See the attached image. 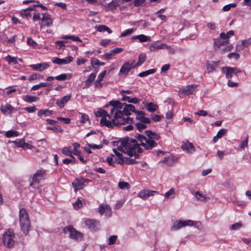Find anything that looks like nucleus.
Segmentation results:
<instances>
[{
    "instance_id": "2eb2a0df",
    "label": "nucleus",
    "mask_w": 251,
    "mask_h": 251,
    "mask_svg": "<svg viewBox=\"0 0 251 251\" xmlns=\"http://www.w3.org/2000/svg\"><path fill=\"white\" fill-rule=\"evenodd\" d=\"M42 21L44 24L41 25V28H42L44 26L50 27L52 25V20L48 13H45L43 14Z\"/></svg>"
},
{
    "instance_id": "dca6fc26",
    "label": "nucleus",
    "mask_w": 251,
    "mask_h": 251,
    "mask_svg": "<svg viewBox=\"0 0 251 251\" xmlns=\"http://www.w3.org/2000/svg\"><path fill=\"white\" fill-rule=\"evenodd\" d=\"M74 60V58L71 56H69L65 58L61 59L58 57L55 58L52 60V62L58 65L68 64Z\"/></svg>"
},
{
    "instance_id": "ea45409f",
    "label": "nucleus",
    "mask_w": 251,
    "mask_h": 251,
    "mask_svg": "<svg viewBox=\"0 0 251 251\" xmlns=\"http://www.w3.org/2000/svg\"><path fill=\"white\" fill-rule=\"evenodd\" d=\"M49 85V84L48 83L41 82V83H39V84L33 86L31 88V90H36L39 89L41 87H47Z\"/></svg>"
},
{
    "instance_id": "c03bdc74",
    "label": "nucleus",
    "mask_w": 251,
    "mask_h": 251,
    "mask_svg": "<svg viewBox=\"0 0 251 251\" xmlns=\"http://www.w3.org/2000/svg\"><path fill=\"white\" fill-rule=\"evenodd\" d=\"M226 133H227V130L226 129L223 128V129H220L216 135L218 137H219V138H221L222 137H223L224 136L226 135Z\"/></svg>"
},
{
    "instance_id": "bb28decb",
    "label": "nucleus",
    "mask_w": 251,
    "mask_h": 251,
    "mask_svg": "<svg viewBox=\"0 0 251 251\" xmlns=\"http://www.w3.org/2000/svg\"><path fill=\"white\" fill-rule=\"evenodd\" d=\"M217 65L214 62H207L206 63V70L208 73H210L216 70Z\"/></svg>"
},
{
    "instance_id": "864d4df0",
    "label": "nucleus",
    "mask_w": 251,
    "mask_h": 251,
    "mask_svg": "<svg viewBox=\"0 0 251 251\" xmlns=\"http://www.w3.org/2000/svg\"><path fill=\"white\" fill-rule=\"evenodd\" d=\"M67 78V75L66 74H63L59 75L55 77L57 80H64Z\"/></svg>"
},
{
    "instance_id": "de8ad7c7",
    "label": "nucleus",
    "mask_w": 251,
    "mask_h": 251,
    "mask_svg": "<svg viewBox=\"0 0 251 251\" xmlns=\"http://www.w3.org/2000/svg\"><path fill=\"white\" fill-rule=\"evenodd\" d=\"M235 3H230L227 5H226L223 7V10L224 11H229L232 7H235L236 6Z\"/></svg>"
},
{
    "instance_id": "49530a36",
    "label": "nucleus",
    "mask_w": 251,
    "mask_h": 251,
    "mask_svg": "<svg viewBox=\"0 0 251 251\" xmlns=\"http://www.w3.org/2000/svg\"><path fill=\"white\" fill-rule=\"evenodd\" d=\"M74 207L75 209H77V208H79L81 207H82L83 204L82 203V201L79 200H77V201H76L75 202L73 203Z\"/></svg>"
},
{
    "instance_id": "a18cd8bd",
    "label": "nucleus",
    "mask_w": 251,
    "mask_h": 251,
    "mask_svg": "<svg viewBox=\"0 0 251 251\" xmlns=\"http://www.w3.org/2000/svg\"><path fill=\"white\" fill-rule=\"evenodd\" d=\"M145 124V123L140 122L137 123L136 124V126L139 131H141L147 127V126Z\"/></svg>"
},
{
    "instance_id": "a878e982",
    "label": "nucleus",
    "mask_w": 251,
    "mask_h": 251,
    "mask_svg": "<svg viewBox=\"0 0 251 251\" xmlns=\"http://www.w3.org/2000/svg\"><path fill=\"white\" fill-rule=\"evenodd\" d=\"M195 196L198 201H205L210 199L209 197H206L198 191L195 193Z\"/></svg>"
},
{
    "instance_id": "1a4fd4ad",
    "label": "nucleus",
    "mask_w": 251,
    "mask_h": 251,
    "mask_svg": "<svg viewBox=\"0 0 251 251\" xmlns=\"http://www.w3.org/2000/svg\"><path fill=\"white\" fill-rule=\"evenodd\" d=\"M194 224V222L191 220L176 221L172 226L171 230H176L182 227L187 226H192Z\"/></svg>"
},
{
    "instance_id": "774afa93",
    "label": "nucleus",
    "mask_w": 251,
    "mask_h": 251,
    "mask_svg": "<svg viewBox=\"0 0 251 251\" xmlns=\"http://www.w3.org/2000/svg\"><path fill=\"white\" fill-rule=\"evenodd\" d=\"M242 226V225L240 223H236L234 224H233L231 226V228L232 230H236L237 229H238L239 228L241 227Z\"/></svg>"
},
{
    "instance_id": "3c124183",
    "label": "nucleus",
    "mask_w": 251,
    "mask_h": 251,
    "mask_svg": "<svg viewBox=\"0 0 251 251\" xmlns=\"http://www.w3.org/2000/svg\"><path fill=\"white\" fill-rule=\"evenodd\" d=\"M117 239V236L112 235L109 238V245L114 244Z\"/></svg>"
},
{
    "instance_id": "8fccbe9b",
    "label": "nucleus",
    "mask_w": 251,
    "mask_h": 251,
    "mask_svg": "<svg viewBox=\"0 0 251 251\" xmlns=\"http://www.w3.org/2000/svg\"><path fill=\"white\" fill-rule=\"evenodd\" d=\"M248 138H249V136L247 135L246 139L241 142V145H240V148L242 149H244L245 147H248Z\"/></svg>"
},
{
    "instance_id": "680f3d73",
    "label": "nucleus",
    "mask_w": 251,
    "mask_h": 251,
    "mask_svg": "<svg viewBox=\"0 0 251 251\" xmlns=\"http://www.w3.org/2000/svg\"><path fill=\"white\" fill-rule=\"evenodd\" d=\"M124 203V201L123 200L119 201L115 204L114 208L115 209H118L120 208L123 206Z\"/></svg>"
},
{
    "instance_id": "a19ab883",
    "label": "nucleus",
    "mask_w": 251,
    "mask_h": 251,
    "mask_svg": "<svg viewBox=\"0 0 251 251\" xmlns=\"http://www.w3.org/2000/svg\"><path fill=\"white\" fill-rule=\"evenodd\" d=\"M133 31H134V30L133 28L126 29L125 31H124L123 33H121L120 37H126V36L129 35L131 34H132L133 32Z\"/></svg>"
},
{
    "instance_id": "393cba45",
    "label": "nucleus",
    "mask_w": 251,
    "mask_h": 251,
    "mask_svg": "<svg viewBox=\"0 0 251 251\" xmlns=\"http://www.w3.org/2000/svg\"><path fill=\"white\" fill-rule=\"evenodd\" d=\"M177 158L175 156H169L165 157L161 162L167 164L168 166H172L174 163L177 161Z\"/></svg>"
},
{
    "instance_id": "f3484780",
    "label": "nucleus",
    "mask_w": 251,
    "mask_h": 251,
    "mask_svg": "<svg viewBox=\"0 0 251 251\" xmlns=\"http://www.w3.org/2000/svg\"><path fill=\"white\" fill-rule=\"evenodd\" d=\"M165 48H168V46L165 44H159L158 42L152 43L150 46L151 51H155Z\"/></svg>"
},
{
    "instance_id": "7c9ffc66",
    "label": "nucleus",
    "mask_w": 251,
    "mask_h": 251,
    "mask_svg": "<svg viewBox=\"0 0 251 251\" xmlns=\"http://www.w3.org/2000/svg\"><path fill=\"white\" fill-rule=\"evenodd\" d=\"M146 59V55L145 54H140L138 57V62L134 65V67H137L140 66L143 63Z\"/></svg>"
},
{
    "instance_id": "72a5a7b5",
    "label": "nucleus",
    "mask_w": 251,
    "mask_h": 251,
    "mask_svg": "<svg viewBox=\"0 0 251 251\" xmlns=\"http://www.w3.org/2000/svg\"><path fill=\"white\" fill-rule=\"evenodd\" d=\"M97 223V221L95 220H86L85 221L86 226L90 228H94Z\"/></svg>"
},
{
    "instance_id": "4c0bfd02",
    "label": "nucleus",
    "mask_w": 251,
    "mask_h": 251,
    "mask_svg": "<svg viewBox=\"0 0 251 251\" xmlns=\"http://www.w3.org/2000/svg\"><path fill=\"white\" fill-rule=\"evenodd\" d=\"M155 72V70L154 69L149 70L145 72H142L139 74L140 77L146 76L150 74H152Z\"/></svg>"
},
{
    "instance_id": "c9c22d12",
    "label": "nucleus",
    "mask_w": 251,
    "mask_h": 251,
    "mask_svg": "<svg viewBox=\"0 0 251 251\" xmlns=\"http://www.w3.org/2000/svg\"><path fill=\"white\" fill-rule=\"evenodd\" d=\"M118 186L121 189H128L130 188V184L126 182L120 181L118 183Z\"/></svg>"
},
{
    "instance_id": "aec40b11",
    "label": "nucleus",
    "mask_w": 251,
    "mask_h": 251,
    "mask_svg": "<svg viewBox=\"0 0 251 251\" xmlns=\"http://www.w3.org/2000/svg\"><path fill=\"white\" fill-rule=\"evenodd\" d=\"M29 67L34 70L42 71L43 70L48 68L49 66L47 63H39L37 64L30 65Z\"/></svg>"
},
{
    "instance_id": "603ef678",
    "label": "nucleus",
    "mask_w": 251,
    "mask_h": 251,
    "mask_svg": "<svg viewBox=\"0 0 251 251\" xmlns=\"http://www.w3.org/2000/svg\"><path fill=\"white\" fill-rule=\"evenodd\" d=\"M175 193V192L174 189L173 188H171L169 191H168L165 194V197L166 198L168 199L171 195H174Z\"/></svg>"
},
{
    "instance_id": "7ed1b4c3",
    "label": "nucleus",
    "mask_w": 251,
    "mask_h": 251,
    "mask_svg": "<svg viewBox=\"0 0 251 251\" xmlns=\"http://www.w3.org/2000/svg\"><path fill=\"white\" fill-rule=\"evenodd\" d=\"M97 117H101L100 124L108 127H112L114 126H118L119 123H124V121L121 117L122 113L119 111L114 112L113 114L108 113L107 111L100 109L95 112Z\"/></svg>"
},
{
    "instance_id": "e2e57ef3",
    "label": "nucleus",
    "mask_w": 251,
    "mask_h": 251,
    "mask_svg": "<svg viewBox=\"0 0 251 251\" xmlns=\"http://www.w3.org/2000/svg\"><path fill=\"white\" fill-rule=\"evenodd\" d=\"M106 73V71H103L101 73H100L98 77L97 80H98V81H102L104 75H105Z\"/></svg>"
},
{
    "instance_id": "e433bc0d",
    "label": "nucleus",
    "mask_w": 251,
    "mask_h": 251,
    "mask_svg": "<svg viewBox=\"0 0 251 251\" xmlns=\"http://www.w3.org/2000/svg\"><path fill=\"white\" fill-rule=\"evenodd\" d=\"M97 30L100 32H104L106 31L108 33H111L112 30L107 26L105 25H101L98 27Z\"/></svg>"
},
{
    "instance_id": "39448f33",
    "label": "nucleus",
    "mask_w": 251,
    "mask_h": 251,
    "mask_svg": "<svg viewBox=\"0 0 251 251\" xmlns=\"http://www.w3.org/2000/svg\"><path fill=\"white\" fill-rule=\"evenodd\" d=\"M3 243L8 248L13 247L15 243V233L11 229H8L3 234Z\"/></svg>"
},
{
    "instance_id": "6ab92c4d",
    "label": "nucleus",
    "mask_w": 251,
    "mask_h": 251,
    "mask_svg": "<svg viewBox=\"0 0 251 251\" xmlns=\"http://www.w3.org/2000/svg\"><path fill=\"white\" fill-rule=\"evenodd\" d=\"M157 193V192L155 191H149L145 190L139 192L138 194V196L143 199L145 200L149 197L153 196L154 193Z\"/></svg>"
},
{
    "instance_id": "6e6552de",
    "label": "nucleus",
    "mask_w": 251,
    "mask_h": 251,
    "mask_svg": "<svg viewBox=\"0 0 251 251\" xmlns=\"http://www.w3.org/2000/svg\"><path fill=\"white\" fill-rule=\"evenodd\" d=\"M222 71L225 74L226 77L228 79H230L233 75H236L237 74L241 72V71L238 68L230 67H223Z\"/></svg>"
},
{
    "instance_id": "423d86ee",
    "label": "nucleus",
    "mask_w": 251,
    "mask_h": 251,
    "mask_svg": "<svg viewBox=\"0 0 251 251\" xmlns=\"http://www.w3.org/2000/svg\"><path fill=\"white\" fill-rule=\"evenodd\" d=\"M64 232L66 233H69L71 238L76 241H81L83 238V235L81 233L76 230L71 226H68L64 228Z\"/></svg>"
},
{
    "instance_id": "f704fd0d",
    "label": "nucleus",
    "mask_w": 251,
    "mask_h": 251,
    "mask_svg": "<svg viewBox=\"0 0 251 251\" xmlns=\"http://www.w3.org/2000/svg\"><path fill=\"white\" fill-rule=\"evenodd\" d=\"M234 31L230 30L225 34L224 32H222L220 34V37L223 39H228L230 36L234 35Z\"/></svg>"
},
{
    "instance_id": "37998d69",
    "label": "nucleus",
    "mask_w": 251,
    "mask_h": 251,
    "mask_svg": "<svg viewBox=\"0 0 251 251\" xmlns=\"http://www.w3.org/2000/svg\"><path fill=\"white\" fill-rule=\"evenodd\" d=\"M47 129L49 130H53L55 132H63V129L61 128V127L60 126H54V127H47Z\"/></svg>"
},
{
    "instance_id": "9d476101",
    "label": "nucleus",
    "mask_w": 251,
    "mask_h": 251,
    "mask_svg": "<svg viewBox=\"0 0 251 251\" xmlns=\"http://www.w3.org/2000/svg\"><path fill=\"white\" fill-rule=\"evenodd\" d=\"M113 152L115 154L121 159L120 161L119 162V163L120 164H123L125 163H127L129 164H135L137 162V161L134 159H131L127 157H123V154L117 151L116 149H113Z\"/></svg>"
},
{
    "instance_id": "338daca9",
    "label": "nucleus",
    "mask_w": 251,
    "mask_h": 251,
    "mask_svg": "<svg viewBox=\"0 0 251 251\" xmlns=\"http://www.w3.org/2000/svg\"><path fill=\"white\" fill-rule=\"evenodd\" d=\"M174 116L173 111V110H170L168 111L166 114V118L167 119H170L172 118H173Z\"/></svg>"
},
{
    "instance_id": "c85d7f7f",
    "label": "nucleus",
    "mask_w": 251,
    "mask_h": 251,
    "mask_svg": "<svg viewBox=\"0 0 251 251\" xmlns=\"http://www.w3.org/2000/svg\"><path fill=\"white\" fill-rule=\"evenodd\" d=\"M96 77V75L94 73L89 75L88 79L85 81V86L83 88L88 87L91 83L94 80Z\"/></svg>"
},
{
    "instance_id": "09e8293b",
    "label": "nucleus",
    "mask_w": 251,
    "mask_h": 251,
    "mask_svg": "<svg viewBox=\"0 0 251 251\" xmlns=\"http://www.w3.org/2000/svg\"><path fill=\"white\" fill-rule=\"evenodd\" d=\"M27 44L29 46H31L33 47H36L37 45V43L32 40L31 38H28L27 39Z\"/></svg>"
},
{
    "instance_id": "20e7f679",
    "label": "nucleus",
    "mask_w": 251,
    "mask_h": 251,
    "mask_svg": "<svg viewBox=\"0 0 251 251\" xmlns=\"http://www.w3.org/2000/svg\"><path fill=\"white\" fill-rule=\"evenodd\" d=\"M19 222L21 231L25 235H27L30 229L31 223L28 212L25 208L20 211Z\"/></svg>"
},
{
    "instance_id": "6e6d98bb",
    "label": "nucleus",
    "mask_w": 251,
    "mask_h": 251,
    "mask_svg": "<svg viewBox=\"0 0 251 251\" xmlns=\"http://www.w3.org/2000/svg\"><path fill=\"white\" fill-rule=\"evenodd\" d=\"M163 117V116L162 115H154L152 116L151 119L155 122H158L160 121Z\"/></svg>"
},
{
    "instance_id": "473e14b6",
    "label": "nucleus",
    "mask_w": 251,
    "mask_h": 251,
    "mask_svg": "<svg viewBox=\"0 0 251 251\" xmlns=\"http://www.w3.org/2000/svg\"><path fill=\"white\" fill-rule=\"evenodd\" d=\"M52 114V111L50 110L49 109H45V110H40L38 112V115L40 117L42 116L43 115H45V116H50V115Z\"/></svg>"
},
{
    "instance_id": "ddd939ff",
    "label": "nucleus",
    "mask_w": 251,
    "mask_h": 251,
    "mask_svg": "<svg viewBox=\"0 0 251 251\" xmlns=\"http://www.w3.org/2000/svg\"><path fill=\"white\" fill-rule=\"evenodd\" d=\"M133 62L131 63H129V62H125L122 66L120 70L119 74L126 75L132 68L135 67L133 66Z\"/></svg>"
},
{
    "instance_id": "052dcab7",
    "label": "nucleus",
    "mask_w": 251,
    "mask_h": 251,
    "mask_svg": "<svg viewBox=\"0 0 251 251\" xmlns=\"http://www.w3.org/2000/svg\"><path fill=\"white\" fill-rule=\"evenodd\" d=\"M88 146L90 148H91L93 149H100L102 148L103 146L101 144L97 145H93V144H88Z\"/></svg>"
},
{
    "instance_id": "5701e85b",
    "label": "nucleus",
    "mask_w": 251,
    "mask_h": 251,
    "mask_svg": "<svg viewBox=\"0 0 251 251\" xmlns=\"http://www.w3.org/2000/svg\"><path fill=\"white\" fill-rule=\"evenodd\" d=\"M196 87V85H195L187 86L183 89L182 92L185 95L192 94L195 91Z\"/></svg>"
},
{
    "instance_id": "4d7b16f0",
    "label": "nucleus",
    "mask_w": 251,
    "mask_h": 251,
    "mask_svg": "<svg viewBox=\"0 0 251 251\" xmlns=\"http://www.w3.org/2000/svg\"><path fill=\"white\" fill-rule=\"evenodd\" d=\"M24 109L28 113H33L36 111V107L35 106H33L31 107H25Z\"/></svg>"
},
{
    "instance_id": "c756f323",
    "label": "nucleus",
    "mask_w": 251,
    "mask_h": 251,
    "mask_svg": "<svg viewBox=\"0 0 251 251\" xmlns=\"http://www.w3.org/2000/svg\"><path fill=\"white\" fill-rule=\"evenodd\" d=\"M39 98L35 96H31L29 95H26L24 97H23V100L27 102H32L34 101H37Z\"/></svg>"
},
{
    "instance_id": "5fc2aeb1",
    "label": "nucleus",
    "mask_w": 251,
    "mask_h": 251,
    "mask_svg": "<svg viewBox=\"0 0 251 251\" xmlns=\"http://www.w3.org/2000/svg\"><path fill=\"white\" fill-rule=\"evenodd\" d=\"M15 143L18 147H22L23 148L25 144V141L23 139H21L18 141H16Z\"/></svg>"
},
{
    "instance_id": "f03ea898",
    "label": "nucleus",
    "mask_w": 251,
    "mask_h": 251,
    "mask_svg": "<svg viewBox=\"0 0 251 251\" xmlns=\"http://www.w3.org/2000/svg\"><path fill=\"white\" fill-rule=\"evenodd\" d=\"M109 104L111 105L110 107V113L113 114L114 112L117 111H120L122 114L121 117L124 120V123H119V125H124L126 123H132L133 119L127 117L125 118L124 116H128L130 115V112H133L135 113L137 110H135V106L131 104H126V103H122L118 100L111 101Z\"/></svg>"
},
{
    "instance_id": "2f4dec72",
    "label": "nucleus",
    "mask_w": 251,
    "mask_h": 251,
    "mask_svg": "<svg viewBox=\"0 0 251 251\" xmlns=\"http://www.w3.org/2000/svg\"><path fill=\"white\" fill-rule=\"evenodd\" d=\"M62 153L65 155L75 158V157L72 154L71 147L70 146L64 148L62 150Z\"/></svg>"
},
{
    "instance_id": "f8f14e48",
    "label": "nucleus",
    "mask_w": 251,
    "mask_h": 251,
    "mask_svg": "<svg viewBox=\"0 0 251 251\" xmlns=\"http://www.w3.org/2000/svg\"><path fill=\"white\" fill-rule=\"evenodd\" d=\"M46 174V171L41 169L38 171L33 176L32 181L30 183L31 186H34L35 183H39L42 177Z\"/></svg>"
},
{
    "instance_id": "bf43d9fd",
    "label": "nucleus",
    "mask_w": 251,
    "mask_h": 251,
    "mask_svg": "<svg viewBox=\"0 0 251 251\" xmlns=\"http://www.w3.org/2000/svg\"><path fill=\"white\" fill-rule=\"evenodd\" d=\"M233 57L237 59L240 57V55L239 53L235 52H231L228 54V57L229 58Z\"/></svg>"
},
{
    "instance_id": "58836bf2",
    "label": "nucleus",
    "mask_w": 251,
    "mask_h": 251,
    "mask_svg": "<svg viewBox=\"0 0 251 251\" xmlns=\"http://www.w3.org/2000/svg\"><path fill=\"white\" fill-rule=\"evenodd\" d=\"M19 135V133L18 132L13 130L7 131L5 133V135L7 138H10L13 136H18Z\"/></svg>"
},
{
    "instance_id": "4be33fe9",
    "label": "nucleus",
    "mask_w": 251,
    "mask_h": 251,
    "mask_svg": "<svg viewBox=\"0 0 251 251\" xmlns=\"http://www.w3.org/2000/svg\"><path fill=\"white\" fill-rule=\"evenodd\" d=\"M131 39L133 40L138 39L140 42H145L147 41H150L151 40V38L150 36H147L144 34H140L139 35H134L132 36Z\"/></svg>"
},
{
    "instance_id": "f257e3e1",
    "label": "nucleus",
    "mask_w": 251,
    "mask_h": 251,
    "mask_svg": "<svg viewBox=\"0 0 251 251\" xmlns=\"http://www.w3.org/2000/svg\"><path fill=\"white\" fill-rule=\"evenodd\" d=\"M147 138L143 135L138 134L136 136V139L126 137L120 140L117 144V150L130 156H134L138 158L139 155L137 153H141L143 149L140 147L141 145L145 150H151L157 146V143L154 140H158L160 136L159 134L152 132L151 130L145 131Z\"/></svg>"
},
{
    "instance_id": "79ce46f5",
    "label": "nucleus",
    "mask_w": 251,
    "mask_h": 251,
    "mask_svg": "<svg viewBox=\"0 0 251 251\" xmlns=\"http://www.w3.org/2000/svg\"><path fill=\"white\" fill-rule=\"evenodd\" d=\"M6 60L9 63H13L14 64H16L18 63L16 58L12 57L10 55H7L6 57Z\"/></svg>"
},
{
    "instance_id": "b1692460",
    "label": "nucleus",
    "mask_w": 251,
    "mask_h": 251,
    "mask_svg": "<svg viewBox=\"0 0 251 251\" xmlns=\"http://www.w3.org/2000/svg\"><path fill=\"white\" fill-rule=\"evenodd\" d=\"M71 97V94H69L64 96L60 100L56 102V104L60 107L63 108L64 106L65 103L67 102Z\"/></svg>"
},
{
    "instance_id": "cd10ccee",
    "label": "nucleus",
    "mask_w": 251,
    "mask_h": 251,
    "mask_svg": "<svg viewBox=\"0 0 251 251\" xmlns=\"http://www.w3.org/2000/svg\"><path fill=\"white\" fill-rule=\"evenodd\" d=\"M158 108V105L152 102H149L146 105L147 110L150 112L155 111Z\"/></svg>"
},
{
    "instance_id": "0e129e2a",
    "label": "nucleus",
    "mask_w": 251,
    "mask_h": 251,
    "mask_svg": "<svg viewBox=\"0 0 251 251\" xmlns=\"http://www.w3.org/2000/svg\"><path fill=\"white\" fill-rule=\"evenodd\" d=\"M251 44V39L243 40L242 42V45L244 47H248Z\"/></svg>"
},
{
    "instance_id": "9b49d317",
    "label": "nucleus",
    "mask_w": 251,
    "mask_h": 251,
    "mask_svg": "<svg viewBox=\"0 0 251 251\" xmlns=\"http://www.w3.org/2000/svg\"><path fill=\"white\" fill-rule=\"evenodd\" d=\"M98 211L101 215L104 213L108 217H110L112 215V212L111 207L109 205L105 203L100 204L98 208Z\"/></svg>"
},
{
    "instance_id": "a211bd4d",
    "label": "nucleus",
    "mask_w": 251,
    "mask_h": 251,
    "mask_svg": "<svg viewBox=\"0 0 251 251\" xmlns=\"http://www.w3.org/2000/svg\"><path fill=\"white\" fill-rule=\"evenodd\" d=\"M137 114L136 119L144 123L149 124L151 123L150 119L145 117V113L142 111H137L135 112Z\"/></svg>"
},
{
    "instance_id": "13d9d810",
    "label": "nucleus",
    "mask_w": 251,
    "mask_h": 251,
    "mask_svg": "<svg viewBox=\"0 0 251 251\" xmlns=\"http://www.w3.org/2000/svg\"><path fill=\"white\" fill-rule=\"evenodd\" d=\"M195 115L205 116L208 115L207 112L204 110H201L195 113Z\"/></svg>"
},
{
    "instance_id": "69168bd1",
    "label": "nucleus",
    "mask_w": 251,
    "mask_h": 251,
    "mask_svg": "<svg viewBox=\"0 0 251 251\" xmlns=\"http://www.w3.org/2000/svg\"><path fill=\"white\" fill-rule=\"evenodd\" d=\"M106 161L110 166H114L115 165V162L113 161V159L111 157H108L106 158Z\"/></svg>"
},
{
    "instance_id": "0eeeda50",
    "label": "nucleus",
    "mask_w": 251,
    "mask_h": 251,
    "mask_svg": "<svg viewBox=\"0 0 251 251\" xmlns=\"http://www.w3.org/2000/svg\"><path fill=\"white\" fill-rule=\"evenodd\" d=\"M90 180L87 179H84L81 177L76 178L73 182L72 186L75 192L78 190L83 189L85 186V183H87Z\"/></svg>"
},
{
    "instance_id": "412c9836",
    "label": "nucleus",
    "mask_w": 251,
    "mask_h": 251,
    "mask_svg": "<svg viewBox=\"0 0 251 251\" xmlns=\"http://www.w3.org/2000/svg\"><path fill=\"white\" fill-rule=\"evenodd\" d=\"M14 108L9 104H6L5 105H2L0 106V110L2 113L4 114H11Z\"/></svg>"
},
{
    "instance_id": "4468645a",
    "label": "nucleus",
    "mask_w": 251,
    "mask_h": 251,
    "mask_svg": "<svg viewBox=\"0 0 251 251\" xmlns=\"http://www.w3.org/2000/svg\"><path fill=\"white\" fill-rule=\"evenodd\" d=\"M181 148L182 150L186 151L189 153H192L195 151V147L192 143L188 141L182 142Z\"/></svg>"
}]
</instances>
